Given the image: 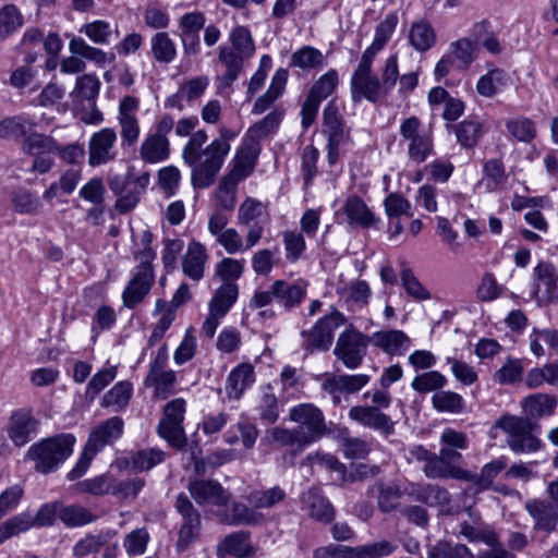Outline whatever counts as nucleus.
<instances>
[{
	"label": "nucleus",
	"mask_w": 558,
	"mask_h": 558,
	"mask_svg": "<svg viewBox=\"0 0 558 558\" xmlns=\"http://www.w3.org/2000/svg\"><path fill=\"white\" fill-rule=\"evenodd\" d=\"M377 505L383 513L397 510L404 495L429 507L446 506L451 501L449 492L434 484L410 483L401 487L397 482L380 483L377 485Z\"/></svg>",
	"instance_id": "1"
},
{
	"label": "nucleus",
	"mask_w": 558,
	"mask_h": 558,
	"mask_svg": "<svg viewBox=\"0 0 558 558\" xmlns=\"http://www.w3.org/2000/svg\"><path fill=\"white\" fill-rule=\"evenodd\" d=\"M74 445L72 434H57L33 444L25 453V460L34 463L37 473H54L72 456Z\"/></svg>",
	"instance_id": "2"
},
{
	"label": "nucleus",
	"mask_w": 558,
	"mask_h": 558,
	"mask_svg": "<svg viewBox=\"0 0 558 558\" xmlns=\"http://www.w3.org/2000/svg\"><path fill=\"white\" fill-rule=\"evenodd\" d=\"M235 133L227 128L220 129L219 137L215 138L201 151V159L189 165L192 168V185L194 189H207L214 184L230 151V141Z\"/></svg>",
	"instance_id": "3"
},
{
	"label": "nucleus",
	"mask_w": 558,
	"mask_h": 558,
	"mask_svg": "<svg viewBox=\"0 0 558 558\" xmlns=\"http://www.w3.org/2000/svg\"><path fill=\"white\" fill-rule=\"evenodd\" d=\"M231 46H221L219 61L226 66V72L219 77L222 87H229L236 81L245 60L255 52L251 32L245 26L234 27L229 35Z\"/></svg>",
	"instance_id": "4"
},
{
	"label": "nucleus",
	"mask_w": 558,
	"mask_h": 558,
	"mask_svg": "<svg viewBox=\"0 0 558 558\" xmlns=\"http://www.w3.org/2000/svg\"><path fill=\"white\" fill-rule=\"evenodd\" d=\"M495 426L507 435L506 442L514 452H535L542 446L536 436L539 425L527 417L506 414L496 421Z\"/></svg>",
	"instance_id": "5"
},
{
	"label": "nucleus",
	"mask_w": 558,
	"mask_h": 558,
	"mask_svg": "<svg viewBox=\"0 0 558 558\" xmlns=\"http://www.w3.org/2000/svg\"><path fill=\"white\" fill-rule=\"evenodd\" d=\"M185 400L177 398L163 407L162 417L157 425V434L174 449L181 450L186 445L183 428Z\"/></svg>",
	"instance_id": "6"
},
{
	"label": "nucleus",
	"mask_w": 558,
	"mask_h": 558,
	"mask_svg": "<svg viewBox=\"0 0 558 558\" xmlns=\"http://www.w3.org/2000/svg\"><path fill=\"white\" fill-rule=\"evenodd\" d=\"M397 546L388 541H379L360 546L329 544L318 547L313 558H383L396 550Z\"/></svg>",
	"instance_id": "7"
},
{
	"label": "nucleus",
	"mask_w": 558,
	"mask_h": 558,
	"mask_svg": "<svg viewBox=\"0 0 558 558\" xmlns=\"http://www.w3.org/2000/svg\"><path fill=\"white\" fill-rule=\"evenodd\" d=\"M369 343V336L349 328L339 335L333 354L345 367L356 369L362 364Z\"/></svg>",
	"instance_id": "8"
},
{
	"label": "nucleus",
	"mask_w": 558,
	"mask_h": 558,
	"mask_svg": "<svg viewBox=\"0 0 558 558\" xmlns=\"http://www.w3.org/2000/svg\"><path fill=\"white\" fill-rule=\"evenodd\" d=\"M400 134L408 142L409 158L416 162H424L434 150L433 136L429 131L422 129L416 117L407 118L400 125Z\"/></svg>",
	"instance_id": "9"
},
{
	"label": "nucleus",
	"mask_w": 558,
	"mask_h": 558,
	"mask_svg": "<svg viewBox=\"0 0 558 558\" xmlns=\"http://www.w3.org/2000/svg\"><path fill=\"white\" fill-rule=\"evenodd\" d=\"M174 508L181 517V526L175 543L178 551H185L199 536L202 519L199 511L185 494H179Z\"/></svg>",
	"instance_id": "10"
},
{
	"label": "nucleus",
	"mask_w": 558,
	"mask_h": 558,
	"mask_svg": "<svg viewBox=\"0 0 558 558\" xmlns=\"http://www.w3.org/2000/svg\"><path fill=\"white\" fill-rule=\"evenodd\" d=\"M344 323V315L338 311L319 318L312 329L301 332L303 349L311 353L316 350H328L333 340V331Z\"/></svg>",
	"instance_id": "11"
},
{
	"label": "nucleus",
	"mask_w": 558,
	"mask_h": 558,
	"mask_svg": "<svg viewBox=\"0 0 558 558\" xmlns=\"http://www.w3.org/2000/svg\"><path fill=\"white\" fill-rule=\"evenodd\" d=\"M289 418L296 423L308 444H312L326 433L325 417L320 409L312 403H301L290 409Z\"/></svg>",
	"instance_id": "12"
},
{
	"label": "nucleus",
	"mask_w": 558,
	"mask_h": 558,
	"mask_svg": "<svg viewBox=\"0 0 558 558\" xmlns=\"http://www.w3.org/2000/svg\"><path fill=\"white\" fill-rule=\"evenodd\" d=\"M460 533L471 543H484L489 549L478 551L476 558H517L501 544L499 535L490 526L476 527L466 522L460 525Z\"/></svg>",
	"instance_id": "13"
},
{
	"label": "nucleus",
	"mask_w": 558,
	"mask_h": 558,
	"mask_svg": "<svg viewBox=\"0 0 558 558\" xmlns=\"http://www.w3.org/2000/svg\"><path fill=\"white\" fill-rule=\"evenodd\" d=\"M39 424L31 408H21L9 418L8 436L16 447H23L36 436Z\"/></svg>",
	"instance_id": "14"
},
{
	"label": "nucleus",
	"mask_w": 558,
	"mask_h": 558,
	"mask_svg": "<svg viewBox=\"0 0 558 558\" xmlns=\"http://www.w3.org/2000/svg\"><path fill=\"white\" fill-rule=\"evenodd\" d=\"M193 499L199 505L227 506L231 495L215 480H194L187 485Z\"/></svg>",
	"instance_id": "15"
},
{
	"label": "nucleus",
	"mask_w": 558,
	"mask_h": 558,
	"mask_svg": "<svg viewBox=\"0 0 558 558\" xmlns=\"http://www.w3.org/2000/svg\"><path fill=\"white\" fill-rule=\"evenodd\" d=\"M351 96L354 102L362 99L377 102L386 97L379 77L373 74V70H354L351 77Z\"/></svg>",
	"instance_id": "16"
},
{
	"label": "nucleus",
	"mask_w": 558,
	"mask_h": 558,
	"mask_svg": "<svg viewBox=\"0 0 558 558\" xmlns=\"http://www.w3.org/2000/svg\"><path fill=\"white\" fill-rule=\"evenodd\" d=\"M205 14L199 11L189 12L180 17L179 36L185 54L195 56L199 52V32L205 27Z\"/></svg>",
	"instance_id": "17"
},
{
	"label": "nucleus",
	"mask_w": 558,
	"mask_h": 558,
	"mask_svg": "<svg viewBox=\"0 0 558 558\" xmlns=\"http://www.w3.org/2000/svg\"><path fill=\"white\" fill-rule=\"evenodd\" d=\"M259 151L258 142L252 138H244L233 158L232 168L226 175L236 182L246 179L254 171Z\"/></svg>",
	"instance_id": "18"
},
{
	"label": "nucleus",
	"mask_w": 558,
	"mask_h": 558,
	"mask_svg": "<svg viewBox=\"0 0 558 558\" xmlns=\"http://www.w3.org/2000/svg\"><path fill=\"white\" fill-rule=\"evenodd\" d=\"M117 133L113 129L106 128L95 133L89 141V159L92 167L100 166L116 158L113 150Z\"/></svg>",
	"instance_id": "19"
},
{
	"label": "nucleus",
	"mask_w": 558,
	"mask_h": 558,
	"mask_svg": "<svg viewBox=\"0 0 558 558\" xmlns=\"http://www.w3.org/2000/svg\"><path fill=\"white\" fill-rule=\"evenodd\" d=\"M60 508L61 505L57 501L47 502L38 509L36 514H33L31 511H25L13 515L12 519L17 527V531H20V533H25L33 527L52 525L57 515L59 517Z\"/></svg>",
	"instance_id": "20"
},
{
	"label": "nucleus",
	"mask_w": 558,
	"mask_h": 558,
	"mask_svg": "<svg viewBox=\"0 0 558 558\" xmlns=\"http://www.w3.org/2000/svg\"><path fill=\"white\" fill-rule=\"evenodd\" d=\"M302 510L312 519L328 524L335 519V509L331 502L318 488H310L301 496Z\"/></svg>",
	"instance_id": "21"
},
{
	"label": "nucleus",
	"mask_w": 558,
	"mask_h": 558,
	"mask_svg": "<svg viewBox=\"0 0 558 558\" xmlns=\"http://www.w3.org/2000/svg\"><path fill=\"white\" fill-rule=\"evenodd\" d=\"M154 281V272H150L146 267H142V270H135L122 293L124 306L131 310L136 307L149 293Z\"/></svg>",
	"instance_id": "22"
},
{
	"label": "nucleus",
	"mask_w": 558,
	"mask_h": 558,
	"mask_svg": "<svg viewBox=\"0 0 558 558\" xmlns=\"http://www.w3.org/2000/svg\"><path fill=\"white\" fill-rule=\"evenodd\" d=\"M349 417L365 427L379 430L386 435H390L393 432L391 418L377 407L355 405L350 409Z\"/></svg>",
	"instance_id": "23"
},
{
	"label": "nucleus",
	"mask_w": 558,
	"mask_h": 558,
	"mask_svg": "<svg viewBox=\"0 0 558 558\" xmlns=\"http://www.w3.org/2000/svg\"><path fill=\"white\" fill-rule=\"evenodd\" d=\"M148 178L146 175L137 180L129 179L123 184L125 191L121 190V183L118 178L110 181L111 191L116 194H120L116 203V208L120 214H126L136 206L140 201V194L144 190Z\"/></svg>",
	"instance_id": "24"
},
{
	"label": "nucleus",
	"mask_w": 558,
	"mask_h": 558,
	"mask_svg": "<svg viewBox=\"0 0 558 558\" xmlns=\"http://www.w3.org/2000/svg\"><path fill=\"white\" fill-rule=\"evenodd\" d=\"M369 381V376L365 374L338 375L327 378L322 387L323 390L331 395L333 404L341 402V393H354L361 390Z\"/></svg>",
	"instance_id": "25"
},
{
	"label": "nucleus",
	"mask_w": 558,
	"mask_h": 558,
	"mask_svg": "<svg viewBox=\"0 0 558 558\" xmlns=\"http://www.w3.org/2000/svg\"><path fill=\"white\" fill-rule=\"evenodd\" d=\"M124 422L120 416H112L97 426L88 437L87 449L98 452L106 445L117 440L123 433Z\"/></svg>",
	"instance_id": "26"
},
{
	"label": "nucleus",
	"mask_w": 558,
	"mask_h": 558,
	"mask_svg": "<svg viewBox=\"0 0 558 558\" xmlns=\"http://www.w3.org/2000/svg\"><path fill=\"white\" fill-rule=\"evenodd\" d=\"M208 253L204 244L192 240L182 257V271L193 281H199L204 277Z\"/></svg>",
	"instance_id": "27"
},
{
	"label": "nucleus",
	"mask_w": 558,
	"mask_h": 558,
	"mask_svg": "<svg viewBox=\"0 0 558 558\" xmlns=\"http://www.w3.org/2000/svg\"><path fill=\"white\" fill-rule=\"evenodd\" d=\"M307 286L303 280L293 282L276 280L274 281L275 300L288 311L298 307L306 298Z\"/></svg>",
	"instance_id": "28"
},
{
	"label": "nucleus",
	"mask_w": 558,
	"mask_h": 558,
	"mask_svg": "<svg viewBox=\"0 0 558 558\" xmlns=\"http://www.w3.org/2000/svg\"><path fill=\"white\" fill-rule=\"evenodd\" d=\"M524 508L534 520L535 531L551 533L556 530L558 515L549 501L531 499L525 502Z\"/></svg>",
	"instance_id": "29"
},
{
	"label": "nucleus",
	"mask_w": 558,
	"mask_h": 558,
	"mask_svg": "<svg viewBox=\"0 0 558 558\" xmlns=\"http://www.w3.org/2000/svg\"><path fill=\"white\" fill-rule=\"evenodd\" d=\"M371 343L389 355H402L411 345L410 338L402 330L376 331L369 336Z\"/></svg>",
	"instance_id": "30"
},
{
	"label": "nucleus",
	"mask_w": 558,
	"mask_h": 558,
	"mask_svg": "<svg viewBox=\"0 0 558 558\" xmlns=\"http://www.w3.org/2000/svg\"><path fill=\"white\" fill-rule=\"evenodd\" d=\"M342 211L347 216L351 226H357L363 229H369L376 222V218L366 203L357 195H349L342 206Z\"/></svg>",
	"instance_id": "31"
},
{
	"label": "nucleus",
	"mask_w": 558,
	"mask_h": 558,
	"mask_svg": "<svg viewBox=\"0 0 558 558\" xmlns=\"http://www.w3.org/2000/svg\"><path fill=\"white\" fill-rule=\"evenodd\" d=\"M324 132L327 134L328 142L333 144H344L349 141V130L345 129L342 117L339 114L338 107L330 101L324 109Z\"/></svg>",
	"instance_id": "32"
},
{
	"label": "nucleus",
	"mask_w": 558,
	"mask_h": 558,
	"mask_svg": "<svg viewBox=\"0 0 558 558\" xmlns=\"http://www.w3.org/2000/svg\"><path fill=\"white\" fill-rule=\"evenodd\" d=\"M557 405L558 399L556 396L541 392L530 395L521 402L525 417L530 420L551 415Z\"/></svg>",
	"instance_id": "33"
},
{
	"label": "nucleus",
	"mask_w": 558,
	"mask_h": 558,
	"mask_svg": "<svg viewBox=\"0 0 558 558\" xmlns=\"http://www.w3.org/2000/svg\"><path fill=\"white\" fill-rule=\"evenodd\" d=\"M170 155L168 138L148 133L140 147V157L147 163H158L167 160Z\"/></svg>",
	"instance_id": "34"
},
{
	"label": "nucleus",
	"mask_w": 558,
	"mask_h": 558,
	"mask_svg": "<svg viewBox=\"0 0 558 558\" xmlns=\"http://www.w3.org/2000/svg\"><path fill=\"white\" fill-rule=\"evenodd\" d=\"M255 381L254 367L242 363L231 371L227 379L226 390L230 398L240 399L243 392Z\"/></svg>",
	"instance_id": "35"
},
{
	"label": "nucleus",
	"mask_w": 558,
	"mask_h": 558,
	"mask_svg": "<svg viewBox=\"0 0 558 558\" xmlns=\"http://www.w3.org/2000/svg\"><path fill=\"white\" fill-rule=\"evenodd\" d=\"M118 532L113 529H107L97 533H88L77 541L73 547V555L76 558H83L89 554H95L117 536Z\"/></svg>",
	"instance_id": "36"
},
{
	"label": "nucleus",
	"mask_w": 558,
	"mask_h": 558,
	"mask_svg": "<svg viewBox=\"0 0 558 558\" xmlns=\"http://www.w3.org/2000/svg\"><path fill=\"white\" fill-rule=\"evenodd\" d=\"M133 396V385L129 380L114 384L101 398L100 407L121 412L128 408Z\"/></svg>",
	"instance_id": "37"
},
{
	"label": "nucleus",
	"mask_w": 558,
	"mask_h": 558,
	"mask_svg": "<svg viewBox=\"0 0 558 558\" xmlns=\"http://www.w3.org/2000/svg\"><path fill=\"white\" fill-rule=\"evenodd\" d=\"M239 296V286L235 282L222 283L209 301V311L226 316Z\"/></svg>",
	"instance_id": "38"
},
{
	"label": "nucleus",
	"mask_w": 558,
	"mask_h": 558,
	"mask_svg": "<svg viewBox=\"0 0 558 558\" xmlns=\"http://www.w3.org/2000/svg\"><path fill=\"white\" fill-rule=\"evenodd\" d=\"M35 129V123L22 116L5 118L0 122V138L24 141Z\"/></svg>",
	"instance_id": "39"
},
{
	"label": "nucleus",
	"mask_w": 558,
	"mask_h": 558,
	"mask_svg": "<svg viewBox=\"0 0 558 558\" xmlns=\"http://www.w3.org/2000/svg\"><path fill=\"white\" fill-rule=\"evenodd\" d=\"M57 149L58 143L53 137L35 131L21 143L22 153L32 157L54 155Z\"/></svg>",
	"instance_id": "40"
},
{
	"label": "nucleus",
	"mask_w": 558,
	"mask_h": 558,
	"mask_svg": "<svg viewBox=\"0 0 558 558\" xmlns=\"http://www.w3.org/2000/svg\"><path fill=\"white\" fill-rule=\"evenodd\" d=\"M248 504L256 509H270L287 498V493L280 486L267 489H253L246 496Z\"/></svg>",
	"instance_id": "41"
},
{
	"label": "nucleus",
	"mask_w": 558,
	"mask_h": 558,
	"mask_svg": "<svg viewBox=\"0 0 558 558\" xmlns=\"http://www.w3.org/2000/svg\"><path fill=\"white\" fill-rule=\"evenodd\" d=\"M177 374L172 369L157 374H147L145 385L154 388V398L166 400L174 393Z\"/></svg>",
	"instance_id": "42"
},
{
	"label": "nucleus",
	"mask_w": 558,
	"mask_h": 558,
	"mask_svg": "<svg viewBox=\"0 0 558 558\" xmlns=\"http://www.w3.org/2000/svg\"><path fill=\"white\" fill-rule=\"evenodd\" d=\"M150 52L158 63H171L177 57V47L167 32H158L150 39Z\"/></svg>",
	"instance_id": "43"
},
{
	"label": "nucleus",
	"mask_w": 558,
	"mask_h": 558,
	"mask_svg": "<svg viewBox=\"0 0 558 558\" xmlns=\"http://www.w3.org/2000/svg\"><path fill=\"white\" fill-rule=\"evenodd\" d=\"M452 471L442 462L441 456L435 452L429 457L427 464L423 465V472L429 478H454L460 481L472 478L468 470H456L454 473Z\"/></svg>",
	"instance_id": "44"
},
{
	"label": "nucleus",
	"mask_w": 558,
	"mask_h": 558,
	"mask_svg": "<svg viewBox=\"0 0 558 558\" xmlns=\"http://www.w3.org/2000/svg\"><path fill=\"white\" fill-rule=\"evenodd\" d=\"M257 411L259 420L265 424H274L279 418L280 403L269 384L263 388V393L257 404Z\"/></svg>",
	"instance_id": "45"
},
{
	"label": "nucleus",
	"mask_w": 558,
	"mask_h": 558,
	"mask_svg": "<svg viewBox=\"0 0 558 558\" xmlns=\"http://www.w3.org/2000/svg\"><path fill=\"white\" fill-rule=\"evenodd\" d=\"M59 519L69 527H76L93 523L98 517L81 505H70L61 506Z\"/></svg>",
	"instance_id": "46"
},
{
	"label": "nucleus",
	"mask_w": 558,
	"mask_h": 558,
	"mask_svg": "<svg viewBox=\"0 0 558 558\" xmlns=\"http://www.w3.org/2000/svg\"><path fill=\"white\" fill-rule=\"evenodd\" d=\"M219 550L236 558H247L253 554V547L248 543V533L240 531L227 535L219 545Z\"/></svg>",
	"instance_id": "47"
},
{
	"label": "nucleus",
	"mask_w": 558,
	"mask_h": 558,
	"mask_svg": "<svg viewBox=\"0 0 558 558\" xmlns=\"http://www.w3.org/2000/svg\"><path fill=\"white\" fill-rule=\"evenodd\" d=\"M433 408L438 412L460 414L465 409V401L461 395L451 390H440L432 397Z\"/></svg>",
	"instance_id": "48"
},
{
	"label": "nucleus",
	"mask_w": 558,
	"mask_h": 558,
	"mask_svg": "<svg viewBox=\"0 0 558 558\" xmlns=\"http://www.w3.org/2000/svg\"><path fill=\"white\" fill-rule=\"evenodd\" d=\"M409 38L415 50L426 51L434 46L436 34L427 21L421 20L412 24Z\"/></svg>",
	"instance_id": "49"
},
{
	"label": "nucleus",
	"mask_w": 558,
	"mask_h": 558,
	"mask_svg": "<svg viewBox=\"0 0 558 558\" xmlns=\"http://www.w3.org/2000/svg\"><path fill=\"white\" fill-rule=\"evenodd\" d=\"M24 24V16L20 9L8 3L0 9V39H5L17 32Z\"/></svg>",
	"instance_id": "50"
},
{
	"label": "nucleus",
	"mask_w": 558,
	"mask_h": 558,
	"mask_svg": "<svg viewBox=\"0 0 558 558\" xmlns=\"http://www.w3.org/2000/svg\"><path fill=\"white\" fill-rule=\"evenodd\" d=\"M324 64V56L320 50L312 46H303L291 54L290 66L300 68L303 71L318 69Z\"/></svg>",
	"instance_id": "51"
},
{
	"label": "nucleus",
	"mask_w": 558,
	"mask_h": 558,
	"mask_svg": "<svg viewBox=\"0 0 558 558\" xmlns=\"http://www.w3.org/2000/svg\"><path fill=\"white\" fill-rule=\"evenodd\" d=\"M507 466V460L505 458H498L489 463H486L480 474H475L469 471L472 478L464 480L465 482H472L481 489L485 490L492 487L494 478Z\"/></svg>",
	"instance_id": "52"
},
{
	"label": "nucleus",
	"mask_w": 558,
	"mask_h": 558,
	"mask_svg": "<svg viewBox=\"0 0 558 558\" xmlns=\"http://www.w3.org/2000/svg\"><path fill=\"white\" fill-rule=\"evenodd\" d=\"M239 182L225 175L216 190L215 194V209H220L231 213L236 203V187Z\"/></svg>",
	"instance_id": "53"
},
{
	"label": "nucleus",
	"mask_w": 558,
	"mask_h": 558,
	"mask_svg": "<svg viewBox=\"0 0 558 558\" xmlns=\"http://www.w3.org/2000/svg\"><path fill=\"white\" fill-rule=\"evenodd\" d=\"M165 460V452L157 448H148L133 452L129 465L135 472L149 471Z\"/></svg>",
	"instance_id": "54"
},
{
	"label": "nucleus",
	"mask_w": 558,
	"mask_h": 558,
	"mask_svg": "<svg viewBox=\"0 0 558 558\" xmlns=\"http://www.w3.org/2000/svg\"><path fill=\"white\" fill-rule=\"evenodd\" d=\"M69 49L73 54L90 60L96 64H105L114 60L113 54L108 56L101 49L89 46L81 37L72 38L69 44Z\"/></svg>",
	"instance_id": "55"
},
{
	"label": "nucleus",
	"mask_w": 558,
	"mask_h": 558,
	"mask_svg": "<svg viewBox=\"0 0 558 558\" xmlns=\"http://www.w3.org/2000/svg\"><path fill=\"white\" fill-rule=\"evenodd\" d=\"M535 275L545 288L546 301H558V275L555 266L550 263H542L535 268Z\"/></svg>",
	"instance_id": "56"
},
{
	"label": "nucleus",
	"mask_w": 558,
	"mask_h": 558,
	"mask_svg": "<svg viewBox=\"0 0 558 558\" xmlns=\"http://www.w3.org/2000/svg\"><path fill=\"white\" fill-rule=\"evenodd\" d=\"M400 280L407 294L415 301H426L432 298L428 289L422 284V282L414 275L413 270L408 267L405 263H402Z\"/></svg>",
	"instance_id": "57"
},
{
	"label": "nucleus",
	"mask_w": 558,
	"mask_h": 558,
	"mask_svg": "<svg viewBox=\"0 0 558 558\" xmlns=\"http://www.w3.org/2000/svg\"><path fill=\"white\" fill-rule=\"evenodd\" d=\"M458 143L464 148H473L482 136V125L477 120L466 119L452 126Z\"/></svg>",
	"instance_id": "58"
},
{
	"label": "nucleus",
	"mask_w": 558,
	"mask_h": 558,
	"mask_svg": "<svg viewBox=\"0 0 558 558\" xmlns=\"http://www.w3.org/2000/svg\"><path fill=\"white\" fill-rule=\"evenodd\" d=\"M118 374L117 366H109L99 369L93 377L89 379L86 390H85V399L88 401H94L96 397L110 384L112 383Z\"/></svg>",
	"instance_id": "59"
},
{
	"label": "nucleus",
	"mask_w": 558,
	"mask_h": 558,
	"mask_svg": "<svg viewBox=\"0 0 558 558\" xmlns=\"http://www.w3.org/2000/svg\"><path fill=\"white\" fill-rule=\"evenodd\" d=\"M447 385V378L438 371H429L415 376L411 387L418 393L440 391Z\"/></svg>",
	"instance_id": "60"
},
{
	"label": "nucleus",
	"mask_w": 558,
	"mask_h": 558,
	"mask_svg": "<svg viewBox=\"0 0 558 558\" xmlns=\"http://www.w3.org/2000/svg\"><path fill=\"white\" fill-rule=\"evenodd\" d=\"M270 436L275 442L282 447H296L294 453L301 452L310 445L304 435L296 428L275 427L270 430Z\"/></svg>",
	"instance_id": "61"
},
{
	"label": "nucleus",
	"mask_w": 558,
	"mask_h": 558,
	"mask_svg": "<svg viewBox=\"0 0 558 558\" xmlns=\"http://www.w3.org/2000/svg\"><path fill=\"white\" fill-rule=\"evenodd\" d=\"M339 293L347 303L361 308L367 305L371 296V289L366 281L356 280L351 282L348 287L339 290Z\"/></svg>",
	"instance_id": "62"
},
{
	"label": "nucleus",
	"mask_w": 558,
	"mask_h": 558,
	"mask_svg": "<svg viewBox=\"0 0 558 558\" xmlns=\"http://www.w3.org/2000/svg\"><path fill=\"white\" fill-rule=\"evenodd\" d=\"M507 131L519 142L531 143L536 136L534 122L525 117L506 121Z\"/></svg>",
	"instance_id": "63"
},
{
	"label": "nucleus",
	"mask_w": 558,
	"mask_h": 558,
	"mask_svg": "<svg viewBox=\"0 0 558 558\" xmlns=\"http://www.w3.org/2000/svg\"><path fill=\"white\" fill-rule=\"evenodd\" d=\"M428 558H476L464 544L438 543L428 553Z\"/></svg>",
	"instance_id": "64"
}]
</instances>
